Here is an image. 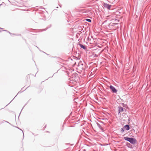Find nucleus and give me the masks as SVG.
I'll use <instances>...</instances> for the list:
<instances>
[{"instance_id":"f257e3e1","label":"nucleus","mask_w":151,"mask_h":151,"mask_svg":"<svg viewBox=\"0 0 151 151\" xmlns=\"http://www.w3.org/2000/svg\"><path fill=\"white\" fill-rule=\"evenodd\" d=\"M124 139L125 140L128 141L130 143L133 145L135 144L137 142L136 139L135 138L133 137H124Z\"/></svg>"},{"instance_id":"f03ea898","label":"nucleus","mask_w":151,"mask_h":151,"mask_svg":"<svg viewBox=\"0 0 151 151\" xmlns=\"http://www.w3.org/2000/svg\"><path fill=\"white\" fill-rule=\"evenodd\" d=\"M78 75L77 74L73 73L69 78V80L70 81H72V83H73V82H76L78 80ZM70 82L71 83V81Z\"/></svg>"},{"instance_id":"7ed1b4c3","label":"nucleus","mask_w":151,"mask_h":151,"mask_svg":"<svg viewBox=\"0 0 151 151\" xmlns=\"http://www.w3.org/2000/svg\"><path fill=\"white\" fill-rule=\"evenodd\" d=\"M109 88L112 92L114 93H116L117 91V90L114 86L111 85L110 86Z\"/></svg>"},{"instance_id":"20e7f679","label":"nucleus","mask_w":151,"mask_h":151,"mask_svg":"<svg viewBox=\"0 0 151 151\" xmlns=\"http://www.w3.org/2000/svg\"><path fill=\"white\" fill-rule=\"evenodd\" d=\"M103 6L104 7L108 9H110L111 6V5L105 3H104Z\"/></svg>"},{"instance_id":"39448f33","label":"nucleus","mask_w":151,"mask_h":151,"mask_svg":"<svg viewBox=\"0 0 151 151\" xmlns=\"http://www.w3.org/2000/svg\"><path fill=\"white\" fill-rule=\"evenodd\" d=\"M78 68L81 70L84 69V67L83 66V64L81 63H81H79Z\"/></svg>"},{"instance_id":"423d86ee","label":"nucleus","mask_w":151,"mask_h":151,"mask_svg":"<svg viewBox=\"0 0 151 151\" xmlns=\"http://www.w3.org/2000/svg\"><path fill=\"white\" fill-rule=\"evenodd\" d=\"M118 114H119L121 112H123L124 111V109L121 106H118Z\"/></svg>"},{"instance_id":"0eeeda50","label":"nucleus","mask_w":151,"mask_h":151,"mask_svg":"<svg viewBox=\"0 0 151 151\" xmlns=\"http://www.w3.org/2000/svg\"><path fill=\"white\" fill-rule=\"evenodd\" d=\"M124 127L126 130L128 131L130 129V127L129 124L126 125L124 126Z\"/></svg>"},{"instance_id":"6e6552de","label":"nucleus","mask_w":151,"mask_h":151,"mask_svg":"<svg viewBox=\"0 0 151 151\" xmlns=\"http://www.w3.org/2000/svg\"><path fill=\"white\" fill-rule=\"evenodd\" d=\"M96 124L98 127L101 130L102 132H104V129L101 127V125L98 122H96Z\"/></svg>"},{"instance_id":"1a4fd4ad","label":"nucleus","mask_w":151,"mask_h":151,"mask_svg":"<svg viewBox=\"0 0 151 151\" xmlns=\"http://www.w3.org/2000/svg\"><path fill=\"white\" fill-rule=\"evenodd\" d=\"M79 45L81 48H83L84 50H86V47L83 45H82L80 43L79 44Z\"/></svg>"},{"instance_id":"9d476101","label":"nucleus","mask_w":151,"mask_h":151,"mask_svg":"<svg viewBox=\"0 0 151 151\" xmlns=\"http://www.w3.org/2000/svg\"><path fill=\"white\" fill-rule=\"evenodd\" d=\"M127 145L128 147L130 148H132V145L129 143L127 142Z\"/></svg>"},{"instance_id":"9b49d317","label":"nucleus","mask_w":151,"mask_h":151,"mask_svg":"<svg viewBox=\"0 0 151 151\" xmlns=\"http://www.w3.org/2000/svg\"><path fill=\"white\" fill-rule=\"evenodd\" d=\"M125 129L124 128V127H122V128L121 129V132L122 133H123L124 132V130H125Z\"/></svg>"},{"instance_id":"f8f14e48","label":"nucleus","mask_w":151,"mask_h":151,"mask_svg":"<svg viewBox=\"0 0 151 151\" xmlns=\"http://www.w3.org/2000/svg\"><path fill=\"white\" fill-rule=\"evenodd\" d=\"M86 20L87 21V22H91V20L90 19H86Z\"/></svg>"},{"instance_id":"ddd939ff","label":"nucleus","mask_w":151,"mask_h":151,"mask_svg":"<svg viewBox=\"0 0 151 151\" xmlns=\"http://www.w3.org/2000/svg\"><path fill=\"white\" fill-rule=\"evenodd\" d=\"M51 25H50V27H47L46 28V29H43V31H45V30H47V29H48V28H50V27H51Z\"/></svg>"},{"instance_id":"4468645a","label":"nucleus","mask_w":151,"mask_h":151,"mask_svg":"<svg viewBox=\"0 0 151 151\" xmlns=\"http://www.w3.org/2000/svg\"><path fill=\"white\" fill-rule=\"evenodd\" d=\"M4 31H7V32H8V31H7V30H4ZM8 32L10 34V35H15V34H12V33H11L10 32H9L8 31Z\"/></svg>"},{"instance_id":"2eb2a0df","label":"nucleus","mask_w":151,"mask_h":151,"mask_svg":"<svg viewBox=\"0 0 151 151\" xmlns=\"http://www.w3.org/2000/svg\"><path fill=\"white\" fill-rule=\"evenodd\" d=\"M99 122L100 123H102V124H104V122L102 121H99Z\"/></svg>"},{"instance_id":"dca6fc26","label":"nucleus","mask_w":151,"mask_h":151,"mask_svg":"<svg viewBox=\"0 0 151 151\" xmlns=\"http://www.w3.org/2000/svg\"><path fill=\"white\" fill-rule=\"evenodd\" d=\"M113 25H114V24H117L115 23H113Z\"/></svg>"},{"instance_id":"f3484780","label":"nucleus","mask_w":151,"mask_h":151,"mask_svg":"<svg viewBox=\"0 0 151 151\" xmlns=\"http://www.w3.org/2000/svg\"><path fill=\"white\" fill-rule=\"evenodd\" d=\"M20 129L21 130H22V132H23V136H24V133H23V131H22L21 129Z\"/></svg>"},{"instance_id":"a211bd4d","label":"nucleus","mask_w":151,"mask_h":151,"mask_svg":"<svg viewBox=\"0 0 151 151\" xmlns=\"http://www.w3.org/2000/svg\"><path fill=\"white\" fill-rule=\"evenodd\" d=\"M4 2H3L1 4H0V6H1L2 4H4Z\"/></svg>"},{"instance_id":"6ab92c4d","label":"nucleus","mask_w":151,"mask_h":151,"mask_svg":"<svg viewBox=\"0 0 151 151\" xmlns=\"http://www.w3.org/2000/svg\"><path fill=\"white\" fill-rule=\"evenodd\" d=\"M22 92H21V91H19V92L18 93V94L19 93H21Z\"/></svg>"},{"instance_id":"aec40b11","label":"nucleus","mask_w":151,"mask_h":151,"mask_svg":"<svg viewBox=\"0 0 151 151\" xmlns=\"http://www.w3.org/2000/svg\"><path fill=\"white\" fill-rule=\"evenodd\" d=\"M18 35V36H19V35H20H20Z\"/></svg>"},{"instance_id":"412c9836","label":"nucleus","mask_w":151,"mask_h":151,"mask_svg":"<svg viewBox=\"0 0 151 151\" xmlns=\"http://www.w3.org/2000/svg\"><path fill=\"white\" fill-rule=\"evenodd\" d=\"M44 53H45L47 55H48L47 54V53H46L45 52H44Z\"/></svg>"},{"instance_id":"4be33fe9","label":"nucleus","mask_w":151,"mask_h":151,"mask_svg":"<svg viewBox=\"0 0 151 151\" xmlns=\"http://www.w3.org/2000/svg\"><path fill=\"white\" fill-rule=\"evenodd\" d=\"M46 127V125L45 126V127Z\"/></svg>"},{"instance_id":"5701e85b","label":"nucleus","mask_w":151,"mask_h":151,"mask_svg":"<svg viewBox=\"0 0 151 151\" xmlns=\"http://www.w3.org/2000/svg\"><path fill=\"white\" fill-rule=\"evenodd\" d=\"M17 95H16V96H15V97L17 96V95Z\"/></svg>"},{"instance_id":"b1692460","label":"nucleus","mask_w":151,"mask_h":151,"mask_svg":"<svg viewBox=\"0 0 151 151\" xmlns=\"http://www.w3.org/2000/svg\"><path fill=\"white\" fill-rule=\"evenodd\" d=\"M0 29H2V28H0Z\"/></svg>"},{"instance_id":"393cba45","label":"nucleus","mask_w":151,"mask_h":151,"mask_svg":"<svg viewBox=\"0 0 151 151\" xmlns=\"http://www.w3.org/2000/svg\"><path fill=\"white\" fill-rule=\"evenodd\" d=\"M36 47H37V48H38V47H37L36 46Z\"/></svg>"},{"instance_id":"a878e982","label":"nucleus","mask_w":151,"mask_h":151,"mask_svg":"<svg viewBox=\"0 0 151 151\" xmlns=\"http://www.w3.org/2000/svg\"><path fill=\"white\" fill-rule=\"evenodd\" d=\"M26 89V88H25V89H24V90H25Z\"/></svg>"},{"instance_id":"bb28decb","label":"nucleus","mask_w":151,"mask_h":151,"mask_svg":"<svg viewBox=\"0 0 151 151\" xmlns=\"http://www.w3.org/2000/svg\"><path fill=\"white\" fill-rule=\"evenodd\" d=\"M26 89V88H25V89H24V90H25Z\"/></svg>"},{"instance_id":"cd10ccee","label":"nucleus","mask_w":151,"mask_h":151,"mask_svg":"<svg viewBox=\"0 0 151 151\" xmlns=\"http://www.w3.org/2000/svg\"><path fill=\"white\" fill-rule=\"evenodd\" d=\"M26 89V88H25V89H24V90H25Z\"/></svg>"}]
</instances>
